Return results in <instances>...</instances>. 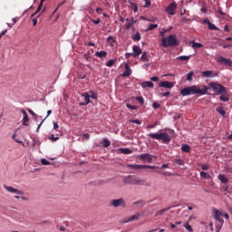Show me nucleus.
I'll return each instance as SVG.
<instances>
[{
	"instance_id": "obj_1",
	"label": "nucleus",
	"mask_w": 232,
	"mask_h": 232,
	"mask_svg": "<svg viewBox=\"0 0 232 232\" xmlns=\"http://www.w3.org/2000/svg\"><path fill=\"white\" fill-rule=\"evenodd\" d=\"M208 90H209V88H208L206 85H192L182 89L180 93L183 97L188 95H197V93L198 95H206V93H208Z\"/></svg>"
},
{
	"instance_id": "obj_2",
	"label": "nucleus",
	"mask_w": 232,
	"mask_h": 232,
	"mask_svg": "<svg viewBox=\"0 0 232 232\" xmlns=\"http://www.w3.org/2000/svg\"><path fill=\"white\" fill-rule=\"evenodd\" d=\"M161 46L168 48L169 46H179V40H177V34H170L168 37L161 39Z\"/></svg>"
},
{
	"instance_id": "obj_3",
	"label": "nucleus",
	"mask_w": 232,
	"mask_h": 232,
	"mask_svg": "<svg viewBox=\"0 0 232 232\" xmlns=\"http://www.w3.org/2000/svg\"><path fill=\"white\" fill-rule=\"evenodd\" d=\"M147 136L150 137V139H155L156 140H162L163 144H169V142H171V138H169V134L166 132L150 133Z\"/></svg>"
},
{
	"instance_id": "obj_4",
	"label": "nucleus",
	"mask_w": 232,
	"mask_h": 232,
	"mask_svg": "<svg viewBox=\"0 0 232 232\" xmlns=\"http://www.w3.org/2000/svg\"><path fill=\"white\" fill-rule=\"evenodd\" d=\"M127 168H129L130 169H134L136 171H139V169H160V167H155V166H151V165H131L129 164L127 165Z\"/></svg>"
},
{
	"instance_id": "obj_5",
	"label": "nucleus",
	"mask_w": 232,
	"mask_h": 232,
	"mask_svg": "<svg viewBox=\"0 0 232 232\" xmlns=\"http://www.w3.org/2000/svg\"><path fill=\"white\" fill-rule=\"evenodd\" d=\"M210 88L215 92V93H218V95H220L222 93H226L227 89L226 87L220 85L219 83H217L215 82H211L209 83Z\"/></svg>"
},
{
	"instance_id": "obj_6",
	"label": "nucleus",
	"mask_w": 232,
	"mask_h": 232,
	"mask_svg": "<svg viewBox=\"0 0 232 232\" xmlns=\"http://www.w3.org/2000/svg\"><path fill=\"white\" fill-rule=\"evenodd\" d=\"M110 206H112L113 208H126V201L124 200V198L112 199L110 202Z\"/></svg>"
},
{
	"instance_id": "obj_7",
	"label": "nucleus",
	"mask_w": 232,
	"mask_h": 232,
	"mask_svg": "<svg viewBox=\"0 0 232 232\" xmlns=\"http://www.w3.org/2000/svg\"><path fill=\"white\" fill-rule=\"evenodd\" d=\"M214 218L218 220V223H220V227H222V225L224 224V218H222L223 211L218 209H214L213 212Z\"/></svg>"
},
{
	"instance_id": "obj_8",
	"label": "nucleus",
	"mask_w": 232,
	"mask_h": 232,
	"mask_svg": "<svg viewBox=\"0 0 232 232\" xmlns=\"http://www.w3.org/2000/svg\"><path fill=\"white\" fill-rule=\"evenodd\" d=\"M214 218L218 220V223H220V227H222V225L224 224V218H222L223 211L218 209H214L213 212Z\"/></svg>"
},
{
	"instance_id": "obj_9",
	"label": "nucleus",
	"mask_w": 232,
	"mask_h": 232,
	"mask_svg": "<svg viewBox=\"0 0 232 232\" xmlns=\"http://www.w3.org/2000/svg\"><path fill=\"white\" fill-rule=\"evenodd\" d=\"M20 111L23 113V126H30V118L28 117V113L26 112V111H24V109H21Z\"/></svg>"
},
{
	"instance_id": "obj_10",
	"label": "nucleus",
	"mask_w": 232,
	"mask_h": 232,
	"mask_svg": "<svg viewBox=\"0 0 232 232\" xmlns=\"http://www.w3.org/2000/svg\"><path fill=\"white\" fill-rule=\"evenodd\" d=\"M218 63H219V64H225V66H229V68H232V61L230 59L220 56L218 59Z\"/></svg>"
},
{
	"instance_id": "obj_11",
	"label": "nucleus",
	"mask_w": 232,
	"mask_h": 232,
	"mask_svg": "<svg viewBox=\"0 0 232 232\" xmlns=\"http://www.w3.org/2000/svg\"><path fill=\"white\" fill-rule=\"evenodd\" d=\"M5 189L8 191L9 193H14V195H24V191L18 190L16 188H14V187H8L6 185H4Z\"/></svg>"
},
{
	"instance_id": "obj_12",
	"label": "nucleus",
	"mask_w": 232,
	"mask_h": 232,
	"mask_svg": "<svg viewBox=\"0 0 232 232\" xmlns=\"http://www.w3.org/2000/svg\"><path fill=\"white\" fill-rule=\"evenodd\" d=\"M175 10H177V4L171 3L167 8L166 12L169 15H175Z\"/></svg>"
},
{
	"instance_id": "obj_13",
	"label": "nucleus",
	"mask_w": 232,
	"mask_h": 232,
	"mask_svg": "<svg viewBox=\"0 0 232 232\" xmlns=\"http://www.w3.org/2000/svg\"><path fill=\"white\" fill-rule=\"evenodd\" d=\"M173 86H175V83H173L171 82H168V81H163L159 83L160 88H167L169 90H171V88H173Z\"/></svg>"
},
{
	"instance_id": "obj_14",
	"label": "nucleus",
	"mask_w": 232,
	"mask_h": 232,
	"mask_svg": "<svg viewBox=\"0 0 232 232\" xmlns=\"http://www.w3.org/2000/svg\"><path fill=\"white\" fill-rule=\"evenodd\" d=\"M140 160H147V162H151L153 160V155L144 153L140 155Z\"/></svg>"
},
{
	"instance_id": "obj_15",
	"label": "nucleus",
	"mask_w": 232,
	"mask_h": 232,
	"mask_svg": "<svg viewBox=\"0 0 232 232\" xmlns=\"http://www.w3.org/2000/svg\"><path fill=\"white\" fill-rule=\"evenodd\" d=\"M131 73H132V71H131V68H130V63H126L125 71L121 74V77H130V75H131Z\"/></svg>"
},
{
	"instance_id": "obj_16",
	"label": "nucleus",
	"mask_w": 232,
	"mask_h": 232,
	"mask_svg": "<svg viewBox=\"0 0 232 232\" xmlns=\"http://www.w3.org/2000/svg\"><path fill=\"white\" fill-rule=\"evenodd\" d=\"M82 97L84 101V102L81 103L82 106H86V104H90V94L88 92H84L82 94Z\"/></svg>"
},
{
	"instance_id": "obj_17",
	"label": "nucleus",
	"mask_w": 232,
	"mask_h": 232,
	"mask_svg": "<svg viewBox=\"0 0 232 232\" xmlns=\"http://www.w3.org/2000/svg\"><path fill=\"white\" fill-rule=\"evenodd\" d=\"M126 21H130L126 24V30H130L133 24H137V20H135L133 17H131L130 20L127 18Z\"/></svg>"
},
{
	"instance_id": "obj_18",
	"label": "nucleus",
	"mask_w": 232,
	"mask_h": 232,
	"mask_svg": "<svg viewBox=\"0 0 232 232\" xmlns=\"http://www.w3.org/2000/svg\"><path fill=\"white\" fill-rule=\"evenodd\" d=\"M132 53H134V57H139L140 53H142V50H140V47L134 45L132 47Z\"/></svg>"
},
{
	"instance_id": "obj_19",
	"label": "nucleus",
	"mask_w": 232,
	"mask_h": 232,
	"mask_svg": "<svg viewBox=\"0 0 232 232\" xmlns=\"http://www.w3.org/2000/svg\"><path fill=\"white\" fill-rule=\"evenodd\" d=\"M145 182L146 181L144 179L134 178V179L132 181V185H134V186H144Z\"/></svg>"
},
{
	"instance_id": "obj_20",
	"label": "nucleus",
	"mask_w": 232,
	"mask_h": 232,
	"mask_svg": "<svg viewBox=\"0 0 232 232\" xmlns=\"http://www.w3.org/2000/svg\"><path fill=\"white\" fill-rule=\"evenodd\" d=\"M218 179L220 180V182H222V184H227L229 182V179L224 174H219Z\"/></svg>"
},
{
	"instance_id": "obj_21",
	"label": "nucleus",
	"mask_w": 232,
	"mask_h": 232,
	"mask_svg": "<svg viewBox=\"0 0 232 232\" xmlns=\"http://www.w3.org/2000/svg\"><path fill=\"white\" fill-rule=\"evenodd\" d=\"M95 57H99V59H102L104 57H107L108 52L106 51H100L95 53Z\"/></svg>"
},
{
	"instance_id": "obj_22",
	"label": "nucleus",
	"mask_w": 232,
	"mask_h": 232,
	"mask_svg": "<svg viewBox=\"0 0 232 232\" xmlns=\"http://www.w3.org/2000/svg\"><path fill=\"white\" fill-rule=\"evenodd\" d=\"M46 0H41L36 11L31 15V17H35V15H37V14H39L41 12V10L43 9V3H44Z\"/></svg>"
},
{
	"instance_id": "obj_23",
	"label": "nucleus",
	"mask_w": 232,
	"mask_h": 232,
	"mask_svg": "<svg viewBox=\"0 0 232 232\" xmlns=\"http://www.w3.org/2000/svg\"><path fill=\"white\" fill-rule=\"evenodd\" d=\"M201 75L203 77H208V78L215 77L212 71H204L201 72Z\"/></svg>"
},
{
	"instance_id": "obj_24",
	"label": "nucleus",
	"mask_w": 232,
	"mask_h": 232,
	"mask_svg": "<svg viewBox=\"0 0 232 232\" xmlns=\"http://www.w3.org/2000/svg\"><path fill=\"white\" fill-rule=\"evenodd\" d=\"M154 84L152 82H143L141 83V87L146 89V88H153Z\"/></svg>"
},
{
	"instance_id": "obj_25",
	"label": "nucleus",
	"mask_w": 232,
	"mask_h": 232,
	"mask_svg": "<svg viewBox=\"0 0 232 232\" xmlns=\"http://www.w3.org/2000/svg\"><path fill=\"white\" fill-rule=\"evenodd\" d=\"M134 179H135V177L128 176L127 178L124 179V183L125 184H132L133 185V180Z\"/></svg>"
},
{
	"instance_id": "obj_26",
	"label": "nucleus",
	"mask_w": 232,
	"mask_h": 232,
	"mask_svg": "<svg viewBox=\"0 0 232 232\" xmlns=\"http://www.w3.org/2000/svg\"><path fill=\"white\" fill-rule=\"evenodd\" d=\"M181 151H184V153H189V151H191V148L188 144H183L181 146Z\"/></svg>"
},
{
	"instance_id": "obj_27",
	"label": "nucleus",
	"mask_w": 232,
	"mask_h": 232,
	"mask_svg": "<svg viewBox=\"0 0 232 232\" xmlns=\"http://www.w3.org/2000/svg\"><path fill=\"white\" fill-rule=\"evenodd\" d=\"M169 209H171V208H163L161 210H159L156 213L155 217H160V216L164 215L166 213V211H169Z\"/></svg>"
},
{
	"instance_id": "obj_28",
	"label": "nucleus",
	"mask_w": 232,
	"mask_h": 232,
	"mask_svg": "<svg viewBox=\"0 0 232 232\" xmlns=\"http://www.w3.org/2000/svg\"><path fill=\"white\" fill-rule=\"evenodd\" d=\"M121 153H123V155H131L133 153V150L130 149H120Z\"/></svg>"
},
{
	"instance_id": "obj_29",
	"label": "nucleus",
	"mask_w": 232,
	"mask_h": 232,
	"mask_svg": "<svg viewBox=\"0 0 232 232\" xmlns=\"http://www.w3.org/2000/svg\"><path fill=\"white\" fill-rule=\"evenodd\" d=\"M140 217V214L133 215L130 218H128L125 222H133V220H139V218Z\"/></svg>"
},
{
	"instance_id": "obj_30",
	"label": "nucleus",
	"mask_w": 232,
	"mask_h": 232,
	"mask_svg": "<svg viewBox=\"0 0 232 232\" xmlns=\"http://www.w3.org/2000/svg\"><path fill=\"white\" fill-rule=\"evenodd\" d=\"M130 6H131V10H133L134 14H137V12H139V8L137 6V4L131 2V1H129Z\"/></svg>"
},
{
	"instance_id": "obj_31",
	"label": "nucleus",
	"mask_w": 232,
	"mask_h": 232,
	"mask_svg": "<svg viewBox=\"0 0 232 232\" xmlns=\"http://www.w3.org/2000/svg\"><path fill=\"white\" fill-rule=\"evenodd\" d=\"M110 144H111V142L110 141V140H108V139H103V140H102V146H103V148H110Z\"/></svg>"
},
{
	"instance_id": "obj_32",
	"label": "nucleus",
	"mask_w": 232,
	"mask_h": 232,
	"mask_svg": "<svg viewBox=\"0 0 232 232\" xmlns=\"http://www.w3.org/2000/svg\"><path fill=\"white\" fill-rule=\"evenodd\" d=\"M183 227H185L188 232H193V227L188 221L183 225Z\"/></svg>"
},
{
	"instance_id": "obj_33",
	"label": "nucleus",
	"mask_w": 232,
	"mask_h": 232,
	"mask_svg": "<svg viewBox=\"0 0 232 232\" xmlns=\"http://www.w3.org/2000/svg\"><path fill=\"white\" fill-rule=\"evenodd\" d=\"M202 44L200 43H197L195 41L192 42V48H194V50H197V48H202Z\"/></svg>"
},
{
	"instance_id": "obj_34",
	"label": "nucleus",
	"mask_w": 232,
	"mask_h": 232,
	"mask_svg": "<svg viewBox=\"0 0 232 232\" xmlns=\"http://www.w3.org/2000/svg\"><path fill=\"white\" fill-rule=\"evenodd\" d=\"M217 111L219 115H222V117H226V111L222 107L217 108Z\"/></svg>"
},
{
	"instance_id": "obj_35",
	"label": "nucleus",
	"mask_w": 232,
	"mask_h": 232,
	"mask_svg": "<svg viewBox=\"0 0 232 232\" xmlns=\"http://www.w3.org/2000/svg\"><path fill=\"white\" fill-rule=\"evenodd\" d=\"M200 177H202V179H211V175H209L208 172H205V171L200 172Z\"/></svg>"
},
{
	"instance_id": "obj_36",
	"label": "nucleus",
	"mask_w": 232,
	"mask_h": 232,
	"mask_svg": "<svg viewBox=\"0 0 232 232\" xmlns=\"http://www.w3.org/2000/svg\"><path fill=\"white\" fill-rule=\"evenodd\" d=\"M155 28H159V24H150L146 31L150 32L151 30H155Z\"/></svg>"
},
{
	"instance_id": "obj_37",
	"label": "nucleus",
	"mask_w": 232,
	"mask_h": 232,
	"mask_svg": "<svg viewBox=\"0 0 232 232\" xmlns=\"http://www.w3.org/2000/svg\"><path fill=\"white\" fill-rule=\"evenodd\" d=\"M140 33L137 32L135 34L132 35V41H140Z\"/></svg>"
},
{
	"instance_id": "obj_38",
	"label": "nucleus",
	"mask_w": 232,
	"mask_h": 232,
	"mask_svg": "<svg viewBox=\"0 0 232 232\" xmlns=\"http://www.w3.org/2000/svg\"><path fill=\"white\" fill-rule=\"evenodd\" d=\"M116 61L114 59H111V60H109L107 63H106V66L108 68H111V66H113L115 64Z\"/></svg>"
},
{
	"instance_id": "obj_39",
	"label": "nucleus",
	"mask_w": 232,
	"mask_h": 232,
	"mask_svg": "<svg viewBox=\"0 0 232 232\" xmlns=\"http://www.w3.org/2000/svg\"><path fill=\"white\" fill-rule=\"evenodd\" d=\"M177 61H189V59H191L190 56H179L176 58Z\"/></svg>"
},
{
	"instance_id": "obj_40",
	"label": "nucleus",
	"mask_w": 232,
	"mask_h": 232,
	"mask_svg": "<svg viewBox=\"0 0 232 232\" xmlns=\"http://www.w3.org/2000/svg\"><path fill=\"white\" fill-rule=\"evenodd\" d=\"M219 100L222 101V102H227L229 101V97H227V95L225 94H222L220 97H219Z\"/></svg>"
},
{
	"instance_id": "obj_41",
	"label": "nucleus",
	"mask_w": 232,
	"mask_h": 232,
	"mask_svg": "<svg viewBox=\"0 0 232 232\" xmlns=\"http://www.w3.org/2000/svg\"><path fill=\"white\" fill-rule=\"evenodd\" d=\"M174 162L178 164L179 166H184V160L182 159H176L174 160Z\"/></svg>"
},
{
	"instance_id": "obj_42",
	"label": "nucleus",
	"mask_w": 232,
	"mask_h": 232,
	"mask_svg": "<svg viewBox=\"0 0 232 232\" xmlns=\"http://www.w3.org/2000/svg\"><path fill=\"white\" fill-rule=\"evenodd\" d=\"M193 75H194L193 71L189 72L187 75V81H193Z\"/></svg>"
},
{
	"instance_id": "obj_43",
	"label": "nucleus",
	"mask_w": 232,
	"mask_h": 232,
	"mask_svg": "<svg viewBox=\"0 0 232 232\" xmlns=\"http://www.w3.org/2000/svg\"><path fill=\"white\" fill-rule=\"evenodd\" d=\"M199 166L201 167V169H203V171H208V169H209V165L208 164H199Z\"/></svg>"
},
{
	"instance_id": "obj_44",
	"label": "nucleus",
	"mask_w": 232,
	"mask_h": 232,
	"mask_svg": "<svg viewBox=\"0 0 232 232\" xmlns=\"http://www.w3.org/2000/svg\"><path fill=\"white\" fill-rule=\"evenodd\" d=\"M209 30H218V27L215 24H208Z\"/></svg>"
},
{
	"instance_id": "obj_45",
	"label": "nucleus",
	"mask_w": 232,
	"mask_h": 232,
	"mask_svg": "<svg viewBox=\"0 0 232 232\" xmlns=\"http://www.w3.org/2000/svg\"><path fill=\"white\" fill-rule=\"evenodd\" d=\"M41 162L43 166H50V161H48L46 159H42Z\"/></svg>"
},
{
	"instance_id": "obj_46",
	"label": "nucleus",
	"mask_w": 232,
	"mask_h": 232,
	"mask_svg": "<svg viewBox=\"0 0 232 232\" xmlns=\"http://www.w3.org/2000/svg\"><path fill=\"white\" fill-rule=\"evenodd\" d=\"M152 108H153L154 110H159V108H160V103H159V102H153Z\"/></svg>"
},
{
	"instance_id": "obj_47",
	"label": "nucleus",
	"mask_w": 232,
	"mask_h": 232,
	"mask_svg": "<svg viewBox=\"0 0 232 232\" xmlns=\"http://www.w3.org/2000/svg\"><path fill=\"white\" fill-rule=\"evenodd\" d=\"M136 101H138V102H140V104H144V98L138 96L136 98Z\"/></svg>"
},
{
	"instance_id": "obj_48",
	"label": "nucleus",
	"mask_w": 232,
	"mask_h": 232,
	"mask_svg": "<svg viewBox=\"0 0 232 232\" xmlns=\"http://www.w3.org/2000/svg\"><path fill=\"white\" fill-rule=\"evenodd\" d=\"M141 61H148V53H143L141 55Z\"/></svg>"
},
{
	"instance_id": "obj_49",
	"label": "nucleus",
	"mask_w": 232,
	"mask_h": 232,
	"mask_svg": "<svg viewBox=\"0 0 232 232\" xmlns=\"http://www.w3.org/2000/svg\"><path fill=\"white\" fill-rule=\"evenodd\" d=\"M218 14L219 15H226V13H224V11H222V7H218Z\"/></svg>"
},
{
	"instance_id": "obj_50",
	"label": "nucleus",
	"mask_w": 232,
	"mask_h": 232,
	"mask_svg": "<svg viewBox=\"0 0 232 232\" xmlns=\"http://www.w3.org/2000/svg\"><path fill=\"white\" fill-rule=\"evenodd\" d=\"M130 122H132L133 124H142V121L140 120H130Z\"/></svg>"
},
{
	"instance_id": "obj_51",
	"label": "nucleus",
	"mask_w": 232,
	"mask_h": 232,
	"mask_svg": "<svg viewBox=\"0 0 232 232\" xmlns=\"http://www.w3.org/2000/svg\"><path fill=\"white\" fill-rule=\"evenodd\" d=\"M107 42L108 43H115V38H113V36H109L108 38H107Z\"/></svg>"
},
{
	"instance_id": "obj_52",
	"label": "nucleus",
	"mask_w": 232,
	"mask_h": 232,
	"mask_svg": "<svg viewBox=\"0 0 232 232\" xmlns=\"http://www.w3.org/2000/svg\"><path fill=\"white\" fill-rule=\"evenodd\" d=\"M151 6V2L150 0H145V8H150Z\"/></svg>"
},
{
	"instance_id": "obj_53",
	"label": "nucleus",
	"mask_w": 232,
	"mask_h": 232,
	"mask_svg": "<svg viewBox=\"0 0 232 232\" xmlns=\"http://www.w3.org/2000/svg\"><path fill=\"white\" fill-rule=\"evenodd\" d=\"M127 108H129L130 110H137V106L131 105L130 103L127 104Z\"/></svg>"
},
{
	"instance_id": "obj_54",
	"label": "nucleus",
	"mask_w": 232,
	"mask_h": 232,
	"mask_svg": "<svg viewBox=\"0 0 232 232\" xmlns=\"http://www.w3.org/2000/svg\"><path fill=\"white\" fill-rule=\"evenodd\" d=\"M50 139L53 140V142L59 140V137H55L53 134L50 137Z\"/></svg>"
},
{
	"instance_id": "obj_55",
	"label": "nucleus",
	"mask_w": 232,
	"mask_h": 232,
	"mask_svg": "<svg viewBox=\"0 0 232 232\" xmlns=\"http://www.w3.org/2000/svg\"><path fill=\"white\" fill-rule=\"evenodd\" d=\"M126 59H129V57H135V54L133 53H127L125 54Z\"/></svg>"
},
{
	"instance_id": "obj_56",
	"label": "nucleus",
	"mask_w": 232,
	"mask_h": 232,
	"mask_svg": "<svg viewBox=\"0 0 232 232\" xmlns=\"http://www.w3.org/2000/svg\"><path fill=\"white\" fill-rule=\"evenodd\" d=\"M90 97H91L92 99H97V93L93 92V91H91V95H90Z\"/></svg>"
},
{
	"instance_id": "obj_57",
	"label": "nucleus",
	"mask_w": 232,
	"mask_h": 232,
	"mask_svg": "<svg viewBox=\"0 0 232 232\" xmlns=\"http://www.w3.org/2000/svg\"><path fill=\"white\" fill-rule=\"evenodd\" d=\"M137 204H142V206H144V200L140 199V200L135 201L133 203V206H137Z\"/></svg>"
},
{
	"instance_id": "obj_58",
	"label": "nucleus",
	"mask_w": 232,
	"mask_h": 232,
	"mask_svg": "<svg viewBox=\"0 0 232 232\" xmlns=\"http://www.w3.org/2000/svg\"><path fill=\"white\" fill-rule=\"evenodd\" d=\"M156 126H157V123L148 125L146 128H147V130H153V128H155Z\"/></svg>"
},
{
	"instance_id": "obj_59",
	"label": "nucleus",
	"mask_w": 232,
	"mask_h": 232,
	"mask_svg": "<svg viewBox=\"0 0 232 232\" xmlns=\"http://www.w3.org/2000/svg\"><path fill=\"white\" fill-rule=\"evenodd\" d=\"M82 139H86V140H90V134L89 133L82 134Z\"/></svg>"
},
{
	"instance_id": "obj_60",
	"label": "nucleus",
	"mask_w": 232,
	"mask_h": 232,
	"mask_svg": "<svg viewBox=\"0 0 232 232\" xmlns=\"http://www.w3.org/2000/svg\"><path fill=\"white\" fill-rule=\"evenodd\" d=\"M170 92H161L160 95L161 97H168L169 96Z\"/></svg>"
},
{
	"instance_id": "obj_61",
	"label": "nucleus",
	"mask_w": 232,
	"mask_h": 232,
	"mask_svg": "<svg viewBox=\"0 0 232 232\" xmlns=\"http://www.w3.org/2000/svg\"><path fill=\"white\" fill-rule=\"evenodd\" d=\"M222 217H224L227 220H229V214L223 212Z\"/></svg>"
},
{
	"instance_id": "obj_62",
	"label": "nucleus",
	"mask_w": 232,
	"mask_h": 232,
	"mask_svg": "<svg viewBox=\"0 0 232 232\" xmlns=\"http://www.w3.org/2000/svg\"><path fill=\"white\" fill-rule=\"evenodd\" d=\"M92 23H93L94 24H99L101 23V19H97V20H91Z\"/></svg>"
},
{
	"instance_id": "obj_63",
	"label": "nucleus",
	"mask_w": 232,
	"mask_h": 232,
	"mask_svg": "<svg viewBox=\"0 0 232 232\" xmlns=\"http://www.w3.org/2000/svg\"><path fill=\"white\" fill-rule=\"evenodd\" d=\"M150 81H153V82H157L159 81V77L157 76L151 77Z\"/></svg>"
},
{
	"instance_id": "obj_64",
	"label": "nucleus",
	"mask_w": 232,
	"mask_h": 232,
	"mask_svg": "<svg viewBox=\"0 0 232 232\" xmlns=\"http://www.w3.org/2000/svg\"><path fill=\"white\" fill-rule=\"evenodd\" d=\"M33 26H37V18H33Z\"/></svg>"
}]
</instances>
